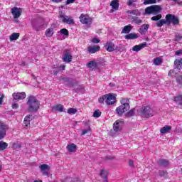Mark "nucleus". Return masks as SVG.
I'll return each instance as SVG.
<instances>
[{"label":"nucleus","mask_w":182,"mask_h":182,"mask_svg":"<svg viewBox=\"0 0 182 182\" xmlns=\"http://www.w3.org/2000/svg\"><path fill=\"white\" fill-rule=\"evenodd\" d=\"M129 166H131V167L133 166V161H129Z\"/></svg>","instance_id":"61"},{"label":"nucleus","mask_w":182,"mask_h":182,"mask_svg":"<svg viewBox=\"0 0 182 182\" xmlns=\"http://www.w3.org/2000/svg\"><path fill=\"white\" fill-rule=\"evenodd\" d=\"M33 119V117L32 115H28V116H26L25 118H24V121H23V124L26 127H28V126H29V124H31V121Z\"/></svg>","instance_id":"22"},{"label":"nucleus","mask_w":182,"mask_h":182,"mask_svg":"<svg viewBox=\"0 0 182 182\" xmlns=\"http://www.w3.org/2000/svg\"><path fill=\"white\" fill-rule=\"evenodd\" d=\"M21 147H22V145L21 144L14 143L13 144V149L14 150H17V149H21Z\"/></svg>","instance_id":"46"},{"label":"nucleus","mask_w":182,"mask_h":182,"mask_svg":"<svg viewBox=\"0 0 182 182\" xmlns=\"http://www.w3.org/2000/svg\"><path fill=\"white\" fill-rule=\"evenodd\" d=\"M11 14L14 19H18L22 15V9L18 7H14L11 9Z\"/></svg>","instance_id":"10"},{"label":"nucleus","mask_w":182,"mask_h":182,"mask_svg":"<svg viewBox=\"0 0 182 182\" xmlns=\"http://www.w3.org/2000/svg\"><path fill=\"white\" fill-rule=\"evenodd\" d=\"M120 103H121V106H124V107L126 106H128V109H130V105H129V99L122 98L120 100Z\"/></svg>","instance_id":"25"},{"label":"nucleus","mask_w":182,"mask_h":182,"mask_svg":"<svg viewBox=\"0 0 182 182\" xmlns=\"http://www.w3.org/2000/svg\"><path fill=\"white\" fill-rule=\"evenodd\" d=\"M166 23H173V25H178V18L172 14H167L166 16Z\"/></svg>","instance_id":"6"},{"label":"nucleus","mask_w":182,"mask_h":182,"mask_svg":"<svg viewBox=\"0 0 182 182\" xmlns=\"http://www.w3.org/2000/svg\"><path fill=\"white\" fill-rule=\"evenodd\" d=\"M39 168L43 174L45 176H48L49 170H50V167L48 164H41L39 166Z\"/></svg>","instance_id":"13"},{"label":"nucleus","mask_w":182,"mask_h":182,"mask_svg":"<svg viewBox=\"0 0 182 182\" xmlns=\"http://www.w3.org/2000/svg\"><path fill=\"white\" fill-rule=\"evenodd\" d=\"M146 46H147V43L144 42L141 44L136 45L135 46H134L132 48V50L133 52H140V50H141V49H144V48H146Z\"/></svg>","instance_id":"15"},{"label":"nucleus","mask_w":182,"mask_h":182,"mask_svg":"<svg viewBox=\"0 0 182 182\" xmlns=\"http://www.w3.org/2000/svg\"><path fill=\"white\" fill-rule=\"evenodd\" d=\"M144 5H151V4H156V0H144Z\"/></svg>","instance_id":"42"},{"label":"nucleus","mask_w":182,"mask_h":182,"mask_svg":"<svg viewBox=\"0 0 182 182\" xmlns=\"http://www.w3.org/2000/svg\"><path fill=\"white\" fill-rule=\"evenodd\" d=\"M132 31V25L125 26L122 31V33H129Z\"/></svg>","instance_id":"30"},{"label":"nucleus","mask_w":182,"mask_h":182,"mask_svg":"<svg viewBox=\"0 0 182 182\" xmlns=\"http://www.w3.org/2000/svg\"><path fill=\"white\" fill-rule=\"evenodd\" d=\"M91 42H92L93 43H99V42H100V40H99V38H94L91 40Z\"/></svg>","instance_id":"49"},{"label":"nucleus","mask_w":182,"mask_h":182,"mask_svg":"<svg viewBox=\"0 0 182 182\" xmlns=\"http://www.w3.org/2000/svg\"><path fill=\"white\" fill-rule=\"evenodd\" d=\"M99 50H100V46H90L87 48L89 53H96V52H99Z\"/></svg>","instance_id":"17"},{"label":"nucleus","mask_w":182,"mask_h":182,"mask_svg":"<svg viewBox=\"0 0 182 182\" xmlns=\"http://www.w3.org/2000/svg\"><path fill=\"white\" fill-rule=\"evenodd\" d=\"M110 6H112V9L117 11L119 9V0H112L110 3Z\"/></svg>","instance_id":"23"},{"label":"nucleus","mask_w":182,"mask_h":182,"mask_svg":"<svg viewBox=\"0 0 182 182\" xmlns=\"http://www.w3.org/2000/svg\"><path fill=\"white\" fill-rule=\"evenodd\" d=\"M181 38H182V36H181V34H177V35L176 36V41H177L178 42L179 41H181Z\"/></svg>","instance_id":"51"},{"label":"nucleus","mask_w":182,"mask_h":182,"mask_svg":"<svg viewBox=\"0 0 182 182\" xmlns=\"http://www.w3.org/2000/svg\"><path fill=\"white\" fill-rule=\"evenodd\" d=\"M27 105L28 106L29 112H38L39 110V100L36 99L34 96H30L27 101Z\"/></svg>","instance_id":"2"},{"label":"nucleus","mask_w":182,"mask_h":182,"mask_svg":"<svg viewBox=\"0 0 182 182\" xmlns=\"http://www.w3.org/2000/svg\"><path fill=\"white\" fill-rule=\"evenodd\" d=\"M101 115H102V112L99 110H96L93 113V117H96V118L100 117Z\"/></svg>","instance_id":"41"},{"label":"nucleus","mask_w":182,"mask_h":182,"mask_svg":"<svg viewBox=\"0 0 182 182\" xmlns=\"http://www.w3.org/2000/svg\"><path fill=\"white\" fill-rule=\"evenodd\" d=\"M134 2V0H129L127 2L128 6H132V5H133Z\"/></svg>","instance_id":"54"},{"label":"nucleus","mask_w":182,"mask_h":182,"mask_svg":"<svg viewBox=\"0 0 182 182\" xmlns=\"http://www.w3.org/2000/svg\"><path fill=\"white\" fill-rule=\"evenodd\" d=\"M132 116H134V109L129 110L125 114V117H132Z\"/></svg>","instance_id":"36"},{"label":"nucleus","mask_w":182,"mask_h":182,"mask_svg":"<svg viewBox=\"0 0 182 182\" xmlns=\"http://www.w3.org/2000/svg\"><path fill=\"white\" fill-rule=\"evenodd\" d=\"M52 2H55V4H59V2H62L63 0H51Z\"/></svg>","instance_id":"58"},{"label":"nucleus","mask_w":182,"mask_h":182,"mask_svg":"<svg viewBox=\"0 0 182 182\" xmlns=\"http://www.w3.org/2000/svg\"><path fill=\"white\" fill-rule=\"evenodd\" d=\"M77 112V109L75 108H70L68 109L67 113H68V114H76Z\"/></svg>","instance_id":"38"},{"label":"nucleus","mask_w":182,"mask_h":182,"mask_svg":"<svg viewBox=\"0 0 182 182\" xmlns=\"http://www.w3.org/2000/svg\"><path fill=\"white\" fill-rule=\"evenodd\" d=\"M105 48L107 52H113L116 49L114 43H112V41L107 42L105 44Z\"/></svg>","instance_id":"14"},{"label":"nucleus","mask_w":182,"mask_h":182,"mask_svg":"<svg viewBox=\"0 0 182 182\" xmlns=\"http://www.w3.org/2000/svg\"><path fill=\"white\" fill-rule=\"evenodd\" d=\"M166 23H167V21H166V19H161L156 23V26H158V28H161V26Z\"/></svg>","instance_id":"35"},{"label":"nucleus","mask_w":182,"mask_h":182,"mask_svg":"<svg viewBox=\"0 0 182 182\" xmlns=\"http://www.w3.org/2000/svg\"><path fill=\"white\" fill-rule=\"evenodd\" d=\"M0 127H4V123L0 122Z\"/></svg>","instance_id":"63"},{"label":"nucleus","mask_w":182,"mask_h":182,"mask_svg":"<svg viewBox=\"0 0 182 182\" xmlns=\"http://www.w3.org/2000/svg\"><path fill=\"white\" fill-rule=\"evenodd\" d=\"M72 59H73V57H72V54L70 53V52H69V50H66L63 55V62H65L66 63H70V62H72Z\"/></svg>","instance_id":"12"},{"label":"nucleus","mask_w":182,"mask_h":182,"mask_svg":"<svg viewBox=\"0 0 182 182\" xmlns=\"http://www.w3.org/2000/svg\"><path fill=\"white\" fill-rule=\"evenodd\" d=\"M133 21L135 22V23H136V25H140L143 22L140 18L137 17L134 18Z\"/></svg>","instance_id":"44"},{"label":"nucleus","mask_w":182,"mask_h":182,"mask_svg":"<svg viewBox=\"0 0 182 182\" xmlns=\"http://www.w3.org/2000/svg\"><path fill=\"white\" fill-rule=\"evenodd\" d=\"M176 69H182V59H177L174 62Z\"/></svg>","instance_id":"26"},{"label":"nucleus","mask_w":182,"mask_h":182,"mask_svg":"<svg viewBox=\"0 0 182 182\" xmlns=\"http://www.w3.org/2000/svg\"><path fill=\"white\" fill-rule=\"evenodd\" d=\"M128 14H130L131 15H135L136 16H140L141 15L140 11L137 9L128 11Z\"/></svg>","instance_id":"32"},{"label":"nucleus","mask_w":182,"mask_h":182,"mask_svg":"<svg viewBox=\"0 0 182 182\" xmlns=\"http://www.w3.org/2000/svg\"><path fill=\"white\" fill-rule=\"evenodd\" d=\"M105 103L108 105H114L116 103V95L112 93L107 94Z\"/></svg>","instance_id":"8"},{"label":"nucleus","mask_w":182,"mask_h":182,"mask_svg":"<svg viewBox=\"0 0 182 182\" xmlns=\"http://www.w3.org/2000/svg\"><path fill=\"white\" fill-rule=\"evenodd\" d=\"M179 99L181 100V105H182V95H180Z\"/></svg>","instance_id":"64"},{"label":"nucleus","mask_w":182,"mask_h":182,"mask_svg":"<svg viewBox=\"0 0 182 182\" xmlns=\"http://www.w3.org/2000/svg\"><path fill=\"white\" fill-rule=\"evenodd\" d=\"M12 108L13 109H18V104H12Z\"/></svg>","instance_id":"57"},{"label":"nucleus","mask_w":182,"mask_h":182,"mask_svg":"<svg viewBox=\"0 0 182 182\" xmlns=\"http://www.w3.org/2000/svg\"><path fill=\"white\" fill-rule=\"evenodd\" d=\"M65 65H61V66H60V68L62 69V70H65Z\"/></svg>","instance_id":"62"},{"label":"nucleus","mask_w":182,"mask_h":182,"mask_svg":"<svg viewBox=\"0 0 182 182\" xmlns=\"http://www.w3.org/2000/svg\"><path fill=\"white\" fill-rule=\"evenodd\" d=\"M139 36L136 33H129L125 36V39H137Z\"/></svg>","instance_id":"29"},{"label":"nucleus","mask_w":182,"mask_h":182,"mask_svg":"<svg viewBox=\"0 0 182 182\" xmlns=\"http://www.w3.org/2000/svg\"><path fill=\"white\" fill-rule=\"evenodd\" d=\"M4 103V94H0V105Z\"/></svg>","instance_id":"53"},{"label":"nucleus","mask_w":182,"mask_h":182,"mask_svg":"<svg viewBox=\"0 0 182 182\" xmlns=\"http://www.w3.org/2000/svg\"><path fill=\"white\" fill-rule=\"evenodd\" d=\"M6 149H8V143L4 142V141H0V151L6 150Z\"/></svg>","instance_id":"28"},{"label":"nucleus","mask_w":182,"mask_h":182,"mask_svg":"<svg viewBox=\"0 0 182 182\" xmlns=\"http://www.w3.org/2000/svg\"><path fill=\"white\" fill-rule=\"evenodd\" d=\"M175 55H176V56H181L182 50H178L176 51Z\"/></svg>","instance_id":"52"},{"label":"nucleus","mask_w":182,"mask_h":182,"mask_svg":"<svg viewBox=\"0 0 182 182\" xmlns=\"http://www.w3.org/2000/svg\"><path fill=\"white\" fill-rule=\"evenodd\" d=\"M129 109L127 105L125 107L120 105L116 108L117 114H118V116H123V113H125V112H127Z\"/></svg>","instance_id":"11"},{"label":"nucleus","mask_w":182,"mask_h":182,"mask_svg":"<svg viewBox=\"0 0 182 182\" xmlns=\"http://www.w3.org/2000/svg\"><path fill=\"white\" fill-rule=\"evenodd\" d=\"M54 69H55V70H53V73L54 75H57V73H58V67H54Z\"/></svg>","instance_id":"56"},{"label":"nucleus","mask_w":182,"mask_h":182,"mask_svg":"<svg viewBox=\"0 0 182 182\" xmlns=\"http://www.w3.org/2000/svg\"><path fill=\"white\" fill-rule=\"evenodd\" d=\"M162 62H163V60L160 57H158L154 60V64L156 66H159V65H161Z\"/></svg>","instance_id":"34"},{"label":"nucleus","mask_w":182,"mask_h":182,"mask_svg":"<svg viewBox=\"0 0 182 182\" xmlns=\"http://www.w3.org/2000/svg\"><path fill=\"white\" fill-rule=\"evenodd\" d=\"M66 149L68 151H69V153H75V151H76L77 149V146H76V144L71 143L67 146Z\"/></svg>","instance_id":"19"},{"label":"nucleus","mask_w":182,"mask_h":182,"mask_svg":"<svg viewBox=\"0 0 182 182\" xmlns=\"http://www.w3.org/2000/svg\"><path fill=\"white\" fill-rule=\"evenodd\" d=\"M75 1H76V0H67L66 4L70 5V4H73V2H75Z\"/></svg>","instance_id":"55"},{"label":"nucleus","mask_w":182,"mask_h":182,"mask_svg":"<svg viewBox=\"0 0 182 182\" xmlns=\"http://www.w3.org/2000/svg\"><path fill=\"white\" fill-rule=\"evenodd\" d=\"M26 97V93L25 92H14L13 93V100L14 102H18V100H23Z\"/></svg>","instance_id":"9"},{"label":"nucleus","mask_w":182,"mask_h":182,"mask_svg":"<svg viewBox=\"0 0 182 182\" xmlns=\"http://www.w3.org/2000/svg\"><path fill=\"white\" fill-rule=\"evenodd\" d=\"M138 113L143 119H149L153 117L156 112L151 109V107L149 105H144L138 109Z\"/></svg>","instance_id":"1"},{"label":"nucleus","mask_w":182,"mask_h":182,"mask_svg":"<svg viewBox=\"0 0 182 182\" xmlns=\"http://www.w3.org/2000/svg\"><path fill=\"white\" fill-rule=\"evenodd\" d=\"M161 12V7L157 5L148 6L145 9V13L148 15H157Z\"/></svg>","instance_id":"3"},{"label":"nucleus","mask_w":182,"mask_h":182,"mask_svg":"<svg viewBox=\"0 0 182 182\" xmlns=\"http://www.w3.org/2000/svg\"><path fill=\"white\" fill-rule=\"evenodd\" d=\"M109 175V172L106 170H102L100 171V176L104 179V181L107 182V176Z\"/></svg>","instance_id":"24"},{"label":"nucleus","mask_w":182,"mask_h":182,"mask_svg":"<svg viewBox=\"0 0 182 182\" xmlns=\"http://www.w3.org/2000/svg\"><path fill=\"white\" fill-rule=\"evenodd\" d=\"M46 36H47V38H50L53 36V28H48L46 31Z\"/></svg>","instance_id":"31"},{"label":"nucleus","mask_w":182,"mask_h":182,"mask_svg":"<svg viewBox=\"0 0 182 182\" xmlns=\"http://www.w3.org/2000/svg\"><path fill=\"white\" fill-rule=\"evenodd\" d=\"M89 132H90V128H88L87 129H84L82 130V135L85 136V134L89 133Z\"/></svg>","instance_id":"50"},{"label":"nucleus","mask_w":182,"mask_h":182,"mask_svg":"<svg viewBox=\"0 0 182 182\" xmlns=\"http://www.w3.org/2000/svg\"><path fill=\"white\" fill-rule=\"evenodd\" d=\"M174 102H176V103H178V105H181V99H180V95L174 97Z\"/></svg>","instance_id":"47"},{"label":"nucleus","mask_w":182,"mask_h":182,"mask_svg":"<svg viewBox=\"0 0 182 182\" xmlns=\"http://www.w3.org/2000/svg\"><path fill=\"white\" fill-rule=\"evenodd\" d=\"M176 75H177V73H176V70H171L168 72V76H171V77H174V76H176Z\"/></svg>","instance_id":"45"},{"label":"nucleus","mask_w":182,"mask_h":182,"mask_svg":"<svg viewBox=\"0 0 182 182\" xmlns=\"http://www.w3.org/2000/svg\"><path fill=\"white\" fill-rule=\"evenodd\" d=\"M64 109L63 105L58 104L52 107V112H65Z\"/></svg>","instance_id":"18"},{"label":"nucleus","mask_w":182,"mask_h":182,"mask_svg":"<svg viewBox=\"0 0 182 182\" xmlns=\"http://www.w3.org/2000/svg\"><path fill=\"white\" fill-rule=\"evenodd\" d=\"M60 33H61L62 35H65V36L68 37L69 36V31H68V29L66 28H63L60 31Z\"/></svg>","instance_id":"37"},{"label":"nucleus","mask_w":182,"mask_h":182,"mask_svg":"<svg viewBox=\"0 0 182 182\" xmlns=\"http://www.w3.org/2000/svg\"><path fill=\"white\" fill-rule=\"evenodd\" d=\"M6 134V132H5V130L3 129L0 131V140H1V139H4Z\"/></svg>","instance_id":"48"},{"label":"nucleus","mask_w":182,"mask_h":182,"mask_svg":"<svg viewBox=\"0 0 182 182\" xmlns=\"http://www.w3.org/2000/svg\"><path fill=\"white\" fill-rule=\"evenodd\" d=\"M124 126V119H119L113 124V129L114 132H120Z\"/></svg>","instance_id":"5"},{"label":"nucleus","mask_w":182,"mask_h":182,"mask_svg":"<svg viewBox=\"0 0 182 182\" xmlns=\"http://www.w3.org/2000/svg\"><path fill=\"white\" fill-rule=\"evenodd\" d=\"M19 35V33H13L9 38L10 41L14 42V41H18Z\"/></svg>","instance_id":"27"},{"label":"nucleus","mask_w":182,"mask_h":182,"mask_svg":"<svg viewBox=\"0 0 182 182\" xmlns=\"http://www.w3.org/2000/svg\"><path fill=\"white\" fill-rule=\"evenodd\" d=\"M160 176H166V174H167V172L166 171H162L159 173Z\"/></svg>","instance_id":"59"},{"label":"nucleus","mask_w":182,"mask_h":182,"mask_svg":"<svg viewBox=\"0 0 182 182\" xmlns=\"http://www.w3.org/2000/svg\"><path fill=\"white\" fill-rule=\"evenodd\" d=\"M159 164H160V166H163L164 167H167V166H168L169 163H168V161H167L166 159H160L159 161Z\"/></svg>","instance_id":"33"},{"label":"nucleus","mask_w":182,"mask_h":182,"mask_svg":"<svg viewBox=\"0 0 182 182\" xmlns=\"http://www.w3.org/2000/svg\"><path fill=\"white\" fill-rule=\"evenodd\" d=\"M106 100H107V94L100 97L98 100V102L99 103H104L105 101L106 102Z\"/></svg>","instance_id":"40"},{"label":"nucleus","mask_w":182,"mask_h":182,"mask_svg":"<svg viewBox=\"0 0 182 182\" xmlns=\"http://www.w3.org/2000/svg\"><path fill=\"white\" fill-rule=\"evenodd\" d=\"M32 26L34 28V29H36V31H39V28H38V26H41V24L36 21H33Z\"/></svg>","instance_id":"39"},{"label":"nucleus","mask_w":182,"mask_h":182,"mask_svg":"<svg viewBox=\"0 0 182 182\" xmlns=\"http://www.w3.org/2000/svg\"><path fill=\"white\" fill-rule=\"evenodd\" d=\"M60 18L63 22V23H67V25H74L75 20L72 17H69L63 14H60Z\"/></svg>","instance_id":"4"},{"label":"nucleus","mask_w":182,"mask_h":182,"mask_svg":"<svg viewBox=\"0 0 182 182\" xmlns=\"http://www.w3.org/2000/svg\"><path fill=\"white\" fill-rule=\"evenodd\" d=\"M149 28H150V26L149 24L142 25L139 29V33H141V35H146V33H147L149 31Z\"/></svg>","instance_id":"16"},{"label":"nucleus","mask_w":182,"mask_h":182,"mask_svg":"<svg viewBox=\"0 0 182 182\" xmlns=\"http://www.w3.org/2000/svg\"><path fill=\"white\" fill-rule=\"evenodd\" d=\"M171 130V126L166 125L165 127L161 128V134H166V133H170Z\"/></svg>","instance_id":"21"},{"label":"nucleus","mask_w":182,"mask_h":182,"mask_svg":"<svg viewBox=\"0 0 182 182\" xmlns=\"http://www.w3.org/2000/svg\"><path fill=\"white\" fill-rule=\"evenodd\" d=\"M151 21H159V19H161V14H158L155 16L151 17Z\"/></svg>","instance_id":"43"},{"label":"nucleus","mask_w":182,"mask_h":182,"mask_svg":"<svg viewBox=\"0 0 182 182\" xmlns=\"http://www.w3.org/2000/svg\"><path fill=\"white\" fill-rule=\"evenodd\" d=\"M87 67L91 70H95V69H97V63L96 61H90L87 64Z\"/></svg>","instance_id":"20"},{"label":"nucleus","mask_w":182,"mask_h":182,"mask_svg":"<svg viewBox=\"0 0 182 182\" xmlns=\"http://www.w3.org/2000/svg\"><path fill=\"white\" fill-rule=\"evenodd\" d=\"M80 23H83L84 25H92V18L87 15L81 14L80 16Z\"/></svg>","instance_id":"7"},{"label":"nucleus","mask_w":182,"mask_h":182,"mask_svg":"<svg viewBox=\"0 0 182 182\" xmlns=\"http://www.w3.org/2000/svg\"><path fill=\"white\" fill-rule=\"evenodd\" d=\"M182 80V76H181L179 78L176 79V82H178V83H180V82H181Z\"/></svg>","instance_id":"60"}]
</instances>
